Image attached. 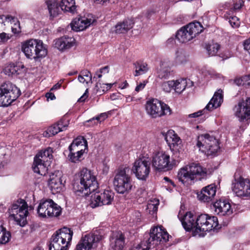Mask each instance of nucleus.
I'll list each match as a JSON object with an SVG mask.
<instances>
[{
  "mask_svg": "<svg viewBox=\"0 0 250 250\" xmlns=\"http://www.w3.org/2000/svg\"><path fill=\"white\" fill-rule=\"evenodd\" d=\"M178 217L187 231L192 230L194 235L199 236H204L206 232L216 229L218 225L216 217L207 214L196 216L191 212H188L183 217L179 215Z\"/></svg>",
  "mask_w": 250,
  "mask_h": 250,
  "instance_id": "1",
  "label": "nucleus"
},
{
  "mask_svg": "<svg viewBox=\"0 0 250 250\" xmlns=\"http://www.w3.org/2000/svg\"><path fill=\"white\" fill-rule=\"evenodd\" d=\"M79 179L73 185L75 193L79 196H87L98 188V183L93 172L87 168H83L80 172Z\"/></svg>",
  "mask_w": 250,
  "mask_h": 250,
  "instance_id": "2",
  "label": "nucleus"
},
{
  "mask_svg": "<svg viewBox=\"0 0 250 250\" xmlns=\"http://www.w3.org/2000/svg\"><path fill=\"white\" fill-rule=\"evenodd\" d=\"M21 51L27 58L35 61L45 57L47 54V50L42 42L33 39L21 43Z\"/></svg>",
  "mask_w": 250,
  "mask_h": 250,
  "instance_id": "3",
  "label": "nucleus"
},
{
  "mask_svg": "<svg viewBox=\"0 0 250 250\" xmlns=\"http://www.w3.org/2000/svg\"><path fill=\"white\" fill-rule=\"evenodd\" d=\"M207 174L206 168L202 167L199 164L192 163L180 169L177 175V178L182 183L201 180L205 178Z\"/></svg>",
  "mask_w": 250,
  "mask_h": 250,
  "instance_id": "4",
  "label": "nucleus"
},
{
  "mask_svg": "<svg viewBox=\"0 0 250 250\" xmlns=\"http://www.w3.org/2000/svg\"><path fill=\"white\" fill-rule=\"evenodd\" d=\"M73 234L72 230L66 227L56 231L52 236L49 250H66L72 240Z\"/></svg>",
  "mask_w": 250,
  "mask_h": 250,
  "instance_id": "5",
  "label": "nucleus"
},
{
  "mask_svg": "<svg viewBox=\"0 0 250 250\" xmlns=\"http://www.w3.org/2000/svg\"><path fill=\"white\" fill-rule=\"evenodd\" d=\"M8 211L9 216L15 220L17 225L24 227L27 224L28 206L24 200L20 199L14 202Z\"/></svg>",
  "mask_w": 250,
  "mask_h": 250,
  "instance_id": "6",
  "label": "nucleus"
},
{
  "mask_svg": "<svg viewBox=\"0 0 250 250\" xmlns=\"http://www.w3.org/2000/svg\"><path fill=\"white\" fill-rule=\"evenodd\" d=\"M21 95L20 90L14 84L8 82L0 86V106L10 105Z\"/></svg>",
  "mask_w": 250,
  "mask_h": 250,
  "instance_id": "7",
  "label": "nucleus"
},
{
  "mask_svg": "<svg viewBox=\"0 0 250 250\" xmlns=\"http://www.w3.org/2000/svg\"><path fill=\"white\" fill-rule=\"evenodd\" d=\"M196 146L207 155L215 154L220 148L218 140L208 134L198 136Z\"/></svg>",
  "mask_w": 250,
  "mask_h": 250,
  "instance_id": "8",
  "label": "nucleus"
},
{
  "mask_svg": "<svg viewBox=\"0 0 250 250\" xmlns=\"http://www.w3.org/2000/svg\"><path fill=\"white\" fill-rule=\"evenodd\" d=\"M62 208L52 199H42L37 208V212L40 217L45 218L57 217L62 213Z\"/></svg>",
  "mask_w": 250,
  "mask_h": 250,
  "instance_id": "9",
  "label": "nucleus"
},
{
  "mask_svg": "<svg viewBox=\"0 0 250 250\" xmlns=\"http://www.w3.org/2000/svg\"><path fill=\"white\" fill-rule=\"evenodd\" d=\"M104 238L102 229L93 230L83 237L76 245V250H91Z\"/></svg>",
  "mask_w": 250,
  "mask_h": 250,
  "instance_id": "10",
  "label": "nucleus"
},
{
  "mask_svg": "<svg viewBox=\"0 0 250 250\" xmlns=\"http://www.w3.org/2000/svg\"><path fill=\"white\" fill-rule=\"evenodd\" d=\"M113 182L115 189L120 194L128 193L133 187L131 178L125 169L117 171Z\"/></svg>",
  "mask_w": 250,
  "mask_h": 250,
  "instance_id": "11",
  "label": "nucleus"
},
{
  "mask_svg": "<svg viewBox=\"0 0 250 250\" xmlns=\"http://www.w3.org/2000/svg\"><path fill=\"white\" fill-rule=\"evenodd\" d=\"M146 113L152 118H156L170 114L169 107L156 99H152L146 102Z\"/></svg>",
  "mask_w": 250,
  "mask_h": 250,
  "instance_id": "12",
  "label": "nucleus"
},
{
  "mask_svg": "<svg viewBox=\"0 0 250 250\" xmlns=\"http://www.w3.org/2000/svg\"><path fill=\"white\" fill-rule=\"evenodd\" d=\"M150 159L147 156H142L134 163L132 168L137 179L146 181L150 172Z\"/></svg>",
  "mask_w": 250,
  "mask_h": 250,
  "instance_id": "13",
  "label": "nucleus"
},
{
  "mask_svg": "<svg viewBox=\"0 0 250 250\" xmlns=\"http://www.w3.org/2000/svg\"><path fill=\"white\" fill-rule=\"evenodd\" d=\"M151 163L153 168L159 171H166L173 168L169 155L163 151H156L152 156Z\"/></svg>",
  "mask_w": 250,
  "mask_h": 250,
  "instance_id": "14",
  "label": "nucleus"
},
{
  "mask_svg": "<svg viewBox=\"0 0 250 250\" xmlns=\"http://www.w3.org/2000/svg\"><path fill=\"white\" fill-rule=\"evenodd\" d=\"M149 237L145 242L147 246L155 247L161 243H165L168 240L169 234L162 226H156L150 229Z\"/></svg>",
  "mask_w": 250,
  "mask_h": 250,
  "instance_id": "15",
  "label": "nucleus"
},
{
  "mask_svg": "<svg viewBox=\"0 0 250 250\" xmlns=\"http://www.w3.org/2000/svg\"><path fill=\"white\" fill-rule=\"evenodd\" d=\"M114 197V192L109 190H105L103 193H95L91 196L90 205L92 208H95L103 205H110Z\"/></svg>",
  "mask_w": 250,
  "mask_h": 250,
  "instance_id": "16",
  "label": "nucleus"
},
{
  "mask_svg": "<svg viewBox=\"0 0 250 250\" xmlns=\"http://www.w3.org/2000/svg\"><path fill=\"white\" fill-rule=\"evenodd\" d=\"M233 192L237 196L241 197H250V181L239 177L235 179L232 183L231 187Z\"/></svg>",
  "mask_w": 250,
  "mask_h": 250,
  "instance_id": "17",
  "label": "nucleus"
},
{
  "mask_svg": "<svg viewBox=\"0 0 250 250\" xmlns=\"http://www.w3.org/2000/svg\"><path fill=\"white\" fill-rule=\"evenodd\" d=\"M223 101V91L222 90L219 89L214 93L213 97L204 109L190 114L188 115V118H198L203 115L206 110L210 111L219 107Z\"/></svg>",
  "mask_w": 250,
  "mask_h": 250,
  "instance_id": "18",
  "label": "nucleus"
},
{
  "mask_svg": "<svg viewBox=\"0 0 250 250\" xmlns=\"http://www.w3.org/2000/svg\"><path fill=\"white\" fill-rule=\"evenodd\" d=\"M235 115L240 121L250 119V98L242 100L233 108Z\"/></svg>",
  "mask_w": 250,
  "mask_h": 250,
  "instance_id": "19",
  "label": "nucleus"
},
{
  "mask_svg": "<svg viewBox=\"0 0 250 250\" xmlns=\"http://www.w3.org/2000/svg\"><path fill=\"white\" fill-rule=\"evenodd\" d=\"M165 139L170 149L173 153L179 152L182 148V141L173 130H169L165 136Z\"/></svg>",
  "mask_w": 250,
  "mask_h": 250,
  "instance_id": "20",
  "label": "nucleus"
},
{
  "mask_svg": "<svg viewBox=\"0 0 250 250\" xmlns=\"http://www.w3.org/2000/svg\"><path fill=\"white\" fill-rule=\"evenodd\" d=\"M56 16L63 14H75L76 6L75 0H61L58 6H56Z\"/></svg>",
  "mask_w": 250,
  "mask_h": 250,
  "instance_id": "21",
  "label": "nucleus"
},
{
  "mask_svg": "<svg viewBox=\"0 0 250 250\" xmlns=\"http://www.w3.org/2000/svg\"><path fill=\"white\" fill-rule=\"evenodd\" d=\"M244 1L243 0H234V4L233 7L229 9V4L226 3L222 5L220 8L215 11V14L218 15H224L226 14L230 15L236 14V12L240 10L244 5Z\"/></svg>",
  "mask_w": 250,
  "mask_h": 250,
  "instance_id": "22",
  "label": "nucleus"
},
{
  "mask_svg": "<svg viewBox=\"0 0 250 250\" xmlns=\"http://www.w3.org/2000/svg\"><path fill=\"white\" fill-rule=\"evenodd\" d=\"M95 21V19H88L86 17H79L72 21L70 26L73 30L76 32L81 31L87 28Z\"/></svg>",
  "mask_w": 250,
  "mask_h": 250,
  "instance_id": "23",
  "label": "nucleus"
},
{
  "mask_svg": "<svg viewBox=\"0 0 250 250\" xmlns=\"http://www.w3.org/2000/svg\"><path fill=\"white\" fill-rule=\"evenodd\" d=\"M69 125V121L65 119H61L57 123L49 126L46 131L44 136L46 137H50L54 136L61 131H63L67 129Z\"/></svg>",
  "mask_w": 250,
  "mask_h": 250,
  "instance_id": "24",
  "label": "nucleus"
},
{
  "mask_svg": "<svg viewBox=\"0 0 250 250\" xmlns=\"http://www.w3.org/2000/svg\"><path fill=\"white\" fill-rule=\"evenodd\" d=\"M215 212L221 216L229 215L232 213L230 203L225 200H219L215 202L213 205Z\"/></svg>",
  "mask_w": 250,
  "mask_h": 250,
  "instance_id": "25",
  "label": "nucleus"
},
{
  "mask_svg": "<svg viewBox=\"0 0 250 250\" xmlns=\"http://www.w3.org/2000/svg\"><path fill=\"white\" fill-rule=\"evenodd\" d=\"M216 186L211 184L204 188L200 193L197 194V197L199 200L208 202L211 201L216 194Z\"/></svg>",
  "mask_w": 250,
  "mask_h": 250,
  "instance_id": "26",
  "label": "nucleus"
},
{
  "mask_svg": "<svg viewBox=\"0 0 250 250\" xmlns=\"http://www.w3.org/2000/svg\"><path fill=\"white\" fill-rule=\"evenodd\" d=\"M62 173L60 171H55L50 176L49 186L53 192H59L62 185Z\"/></svg>",
  "mask_w": 250,
  "mask_h": 250,
  "instance_id": "27",
  "label": "nucleus"
},
{
  "mask_svg": "<svg viewBox=\"0 0 250 250\" xmlns=\"http://www.w3.org/2000/svg\"><path fill=\"white\" fill-rule=\"evenodd\" d=\"M87 148L86 141L83 138L79 137L73 140L68 148L83 156Z\"/></svg>",
  "mask_w": 250,
  "mask_h": 250,
  "instance_id": "28",
  "label": "nucleus"
},
{
  "mask_svg": "<svg viewBox=\"0 0 250 250\" xmlns=\"http://www.w3.org/2000/svg\"><path fill=\"white\" fill-rule=\"evenodd\" d=\"M124 244V237L120 231L112 234L110 246L113 250H122Z\"/></svg>",
  "mask_w": 250,
  "mask_h": 250,
  "instance_id": "29",
  "label": "nucleus"
},
{
  "mask_svg": "<svg viewBox=\"0 0 250 250\" xmlns=\"http://www.w3.org/2000/svg\"><path fill=\"white\" fill-rule=\"evenodd\" d=\"M75 39L71 37H62L55 41V46L60 50L69 49L74 45Z\"/></svg>",
  "mask_w": 250,
  "mask_h": 250,
  "instance_id": "30",
  "label": "nucleus"
},
{
  "mask_svg": "<svg viewBox=\"0 0 250 250\" xmlns=\"http://www.w3.org/2000/svg\"><path fill=\"white\" fill-rule=\"evenodd\" d=\"M134 23L133 19L128 18L115 26V32L118 34L125 33L133 27Z\"/></svg>",
  "mask_w": 250,
  "mask_h": 250,
  "instance_id": "31",
  "label": "nucleus"
},
{
  "mask_svg": "<svg viewBox=\"0 0 250 250\" xmlns=\"http://www.w3.org/2000/svg\"><path fill=\"white\" fill-rule=\"evenodd\" d=\"M176 38L182 43L187 42L193 39L186 26L182 27L177 31Z\"/></svg>",
  "mask_w": 250,
  "mask_h": 250,
  "instance_id": "32",
  "label": "nucleus"
},
{
  "mask_svg": "<svg viewBox=\"0 0 250 250\" xmlns=\"http://www.w3.org/2000/svg\"><path fill=\"white\" fill-rule=\"evenodd\" d=\"M52 149L51 148H48L43 151L39 152L34 158L49 166L52 159Z\"/></svg>",
  "mask_w": 250,
  "mask_h": 250,
  "instance_id": "33",
  "label": "nucleus"
},
{
  "mask_svg": "<svg viewBox=\"0 0 250 250\" xmlns=\"http://www.w3.org/2000/svg\"><path fill=\"white\" fill-rule=\"evenodd\" d=\"M48 166L44 163L34 158L32 167L35 172L41 175H45L47 173Z\"/></svg>",
  "mask_w": 250,
  "mask_h": 250,
  "instance_id": "34",
  "label": "nucleus"
},
{
  "mask_svg": "<svg viewBox=\"0 0 250 250\" xmlns=\"http://www.w3.org/2000/svg\"><path fill=\"white\" fill-rule=\"evenodd\" d=\"M188 30V32L191 34L193 38H194L197 35L201 33L203 30V27L200 22L195 21L191 22L186 25Z\"/></svg>",
  "mask_w": 250,
  "mask_h": 250,
  "instance_id": "35",
  "label": "nucleus"
},
{
  "mask_svg": "<svg viewBox=\"0 0 250 250\" xmlns=\"http://www.w3.org/2000/svg\"><path fill=\"white\" fill-rule=\"evenodd\" d=\"M21 68L14 63L7 65L4 69V73L9 76L15 77L20 74Z\"/></svg>",
  "mask_w": 250,
  "mask_h": 250,
  "instance_id": "36",
  "label": "nucleus"
},
{
  "mask_svg": "<svg viewBox=\"0 0 250 250\" xmlns=\"http://www.w3.org/2000/svg\"><path fill=\"white\" fill-rule=\"evenodd\" d=\"M134 65L135 69V76L145 74L148 70L147 64L145 62H137L134 63Z\"/></svg>",
  "mask_w": 250,
  "mask_h": 250,
  "instance_id": "37",
  "label": "nucleus"
},
{
  "mask_svg": "<svg viewBox=\"0 0 250 250\" xmlns=\"http://www.w3.org/2000/svg\"><path fill=\"white\" fill-rule=\"evenodd\" d=\"M188 56L183 50H177L175 57V63L176 64H183L188 61Z\"/></svg>",
  "mask_w": 250,
  "mask_h": 250,
  "instance_id": "38",
  "label": "nucleus"
},
{
  "mask_svg": "<svg viewBox=\"0 0 250 250\" xmlns=\"http://www.w3.org/2000/svg\"><path fill=\"white\" fill-rule=\"evenodd\" d=\"M78 79L80 83H84L86 84L88 83H92V76L91 72L87 70H83L81 71L80 74L78 77Z\"/></svg>",
  "mask_w": 250,
  "mask_h": 250,
  "instance_id": "39",
  "label": "nucleus"
},
{
  "mask_svg": "<svg viewBox=\"0 0 250 250\" xmlns=\"http://www.w3.org/2000/svg\"><path fill=\"white\" fill-rule=\"evenodd\" d=\"M174 90L178 93H182L186 88L187 82L186 79H180L174 81Z\"/></svg>",
  "mask_w": 250,
  "mask_h": 250,
  "instance_id": "40",
  "label": "nucleus"
},
{
  "mask_svg": "<svg viewBox=\"0 0 250 250\" xmlns=\"http://www.w3.org/2000/svg\"><path fill=\"white\" fill-rule=\"evenodd\" d=\"M11 24V28L13 32L15 33H19L21 32L20 23L16 17H6Z\"/></svg>",
  "mask_w": 250,
  "mask_h": 250,
  "instance_id": "41",
  "label": "nucleus"
},
{
  "mask_svg": "<svg viewBox=\"0 0 250 250\" xmlns=\"http://www.w3.org/2000/svg\"><path fill=\"white\" fill-rule=\"evenodd\" d=\"M50 16H56V6H59L57 0H45Z\"/></svg>",
  "mask_w": 250,
  "mask_h": 250,
  "instance_id": "42",
  "label": "nucleus"
},
{
  "mask_svg": "<svg viewBox=\"0 0 250 250\" xmlns=\"http://www.w3.org/2000/svg\"><path fill=\"white\" fill-rule=\"evenodd\" d=\"M113 84V83H102L100 81H99L96 83L95 90L97 93L101 94L102 92H105L109 90Z\"/></svg>",
  "mask_w": 250,
  "mask_h": 250,
  "instance_id": "43",
  "label": "nucleus"
},
{
  "mask_svg": "<svg viewBox=\"0 0 250 250\" xmlns=\"http://www.w3.org/2000/svg\"><path fill=\"white\" fill-rule=\"evenodd\" d=\"M220 49V45L217 43H212L206 45V50L209 56H215Z\"/></svg>",
  "mask_w": 250,
  "mask_h": 250,
  "instance_id": "44",
  "label": "nucleus"
},
{
  "mask_svg": "<svg viewBox=\"0 0 250 250\" xmlns=\"http://www.w3.org/2000/svg\"><path fill=\"white\" fill-rule=\"evenodd\" d=\"M69 153L68 155V160L72 163H77L80 162L83 158L81 154L69 149Z\"/></svg>",
  "mask_w": 250,
  "mask_h": 250,
  "instance_id": "45",
  "label": "nucleus"
},
{
  "mask_svg": "<svg viewBox=\"0 0 250 250\" xmlns=\"http://www.w3.org/2000/svg\"><path fill=\"white\" fill-rule=\"evenodd\" d=\"M158 200L150 201V202L148 203L147 206V209L149 213L153 214L156 212L158 209Z\"/></svg>",
  "mask_w": 250,
  "mask_h": 250,
  "instance_id": "46",
  "label": "nucleus"
},
{
  "mask_svg": "<svg viewBox=\"0 0 250 250\" xmlns=\"http://www.w3.org/2000/svg\"><path fill=\"white\" fill-rule=\"evenodd\" d=\"M171 74L169 67H162L158 71V77L160 79H167Z\"/></svg>",
  "mask_w": 250,
  "mask_h": 250,
  "instance_id": "47",
  "label": "nucleus"
},
{
  "mask_svg": "<svg viewBox=\"0 0 250 250\" xmlns=\"http://www.w3.org/2000/svg\"><path fill=\"white\" fill-rule=\"evenodd\" d=\"M175 84L174 81H168L164 82L161 84L162 89L166 92H169L172 89H174V85Z\"/></svg>",
  "mask_w": 250,
  "mask_h": 250,
  "instance_id": "48",
  "label": "nucleus"
},
{
  "mask_svg": "<svg viewBox=\"0 0 250 250\" xmlns=\"http://www.w3.org/2000/svg\"><path fill=\"white\" fill-rule=\"evenodd\" d=\"M226 20L233 28H237L240 25V21L238 17H226Z\"/></svg>",
  "mask_w": 250,
  "mask_h": 250,
  "instance_id": "49",
  "label": "nucleus"
},
{
  "mask_svg": "<svg viewBox=\"0 0 250 250\" xmlns=\"http://www.w3.org/2000/svg\"><path fill=\"white\" fill-rule=\"evenodd\" d=\"M11 237V234L9 231H8L4 229L3 232L0 237V244H5L7 243L10 240Z\"/></svg>",
  "mask_w": 250,
  "mask_h": 250,
  "instance_id": "50",
  "label": "nucleus"
},
{
  "mask_svg": "<svg viewBox=\"0 0 250 250\" xmlns=\"http://www.w3.org/2000/svg\"><path fill=\"white\" fill-rule=\"evenodd\" d=\"M99 121H101L100 117H94L86 121L85 123V125L88 126H92L97 124Z\"/></svg>",
  "mask_w": 250,
  "mask_h": 250,
  "instance_id": "51",
  "label": "nucleus"
},
{
  "mask_svg": "<svg viewBox=\"0 0 250 250\" xmlns=\"http://www.w3.org/2000/svg\"><path fill=\"white\" fill-rule=\"evenodd\" d=\"M171 24H181L183 20L181 17H169Z\"/></svg>",
  "mask_w": 250,
  "mask_h": 250,
  "instance_id": "52",
  "label": "nucleus"
},
{
  "mask_svg": "<svg viewBox=\"0 0 250 250\" xmlns=\"http://www.w3.org/2000/svg\"><path fill=\"white\" fill-rule=\"evenodd\" d=\"M149 246H147L145 242H142L136 247H134L129 250H149Z\"/></svg>",
  "mask_w": 250,
  "mask_h": 250,
  "instance_id": "53",
  "label": "nucleus"
},
{
  "mask_svg": "<svg viewBox=\"0 0 250 250\" xmlns=\"http://www.w3.org/2000/svg\"><path fill=\"white\" fill-rule=\"evenodd\" d=\"M10 39V36L8 34L2 32L0 33V42H5Z\"/></svg>",
  "mask_w": 250,
  "mask_h": 250,
  "instance_id": "54",
  "label": "nucleus"
},
{
  "mask_svg": "<svg viewBox=\"0 0 250 250\" xmlns=\"http://www.w3.org/2000/svg\"><path fill=\"white\" fill-rule=\"evenodd\" d=\"M244 47L245 50H246L250 55V38L244 42Z\"/></svg>",
  "mask_w": 250,
  "mask_h": 250,
  "instance_id": "55",
  "label": "nucleus"
},
{
  "mask_svg": "<svg viewBox=\"0 0 250 250\" xmlns=\"http://www.w3.org/2000/svg\"><path fill=\"white\" fill-rule=\"evenodd\" d=\"M146 83V82L144 81L143 83H140L138 85H137V86L135 88V91L137 92H139L140 91L143 90Z\"/></svg>",
  "mask_w": 250,
  "mask_h": 250,
  "instance_id": "56",
  "label": "nucleus"
},
{
  "mask_svg": "<svg viewBox=\"0 0 250 250\" xmlns=\"http://www.w3.org/2000/svg\"><path fill=\"white\" fill-rule=\"evenodd\" d=\"M175 43V40L174 38H169L166 42V44L167 46H172Z\"/></svg>",
  "mask_w": 250,
  "mask_h": 250,
  "instance_id": "57",
  "label": "nucleus"
},
{
  "mask_svg": "<svg viewBox=\"0 0 250 250\" xmlns=\"http://www.w3.org/2000/svg\"><path fill=\"white\" fill-rule=\"evenodd\" d=\"M88 89H86L84 94L78 99V102H83L88 97Z\"/></svg>",
  "mask_w": 250,
  "mask_h": 250,
  "instance_id": "58",
  "label": "nucleus"
},
{
  "mask_svg": "<svg viewBox=\"0 0 250 250\" xmlns=\"http://www.w3.org/2000/svg\"><path fill=\"white\" fill-rule=\"evenodd\" d=\"M99 71V73H108L109 72V67L108 66H105L102 68H100Z\"/></svg>",
  "mask_w": 250,
  "mask_h": 250,
  "instance_id": "59",
  "label": "nucleus"
},
{
  "mask_svg": "<svg viewBox=\"0 0 250 250\" xmlns=\"http://www.w3.org/2000/svg\"><path fill=\"white\" fill-rule=\"evenodd\" d=\"M45 97L47 100L50 99L51 100L55 99L56 98L54 94L52 93H47L46 94Z\"/></svg>",
  "mask_w": 250,
  "mask_h": 250,
  "instance_id": "60",
  "label": "nucleus"
},
{
  "mask_svg": "<svg viewBox=\"0 0 250 250\" xmlns=\"http://www.w3.org/2000/svg\"><path fill=\"white\" fill-rule=\"evenodd\" d=\"M61 84L57 83L55 84L51 88V90H56L60 88L61 87Z\"/></svg>",
  "mask_w": 250,
  "mask_h": 250,
  "instance_id": "61",
  "label": "nucleus"
},
{
  "mask_svg": "<svg viewBox=\"0 0 250 250\" xmlns=\"http://www.w3.org/2000/svg\"><path fill=\"white\" fill-rule=\"evenodd\" d=\"M128 83L126 82V81H125V82H124V83L122 84V85H121V88H122V89H124V88H126L127 86H128Z\"/></svg>",
  "mask_w": 250,
  "mask_h": 250,
  "instance_id": "62",
  "label": "nucleus"
},
{
  "mask_svg": "<svg viewBox=\"0 0 250 250\" xmlns=\"http://www.w3.org/2000/svg\"><path fill=\"white\" fill-rule=\"evenodd\" d=\"M98 117H100V119L101 118H102V119L104 120L105 119H106L107 118V115L105 113H102L100 116H99Z\"/></svg>",
  "mask_w": 250,
  "mask_h": 250,
  "instance_id": "63",
  "label": "nucleus"
},
{
  "mask_svg": "<svg viewBox=\"0 0 250 250\" xmlns=\"http://www.w3.org/2000/svg\"><path fill=\"white\" fill-rule=\"evenodd\" d=\"M157 13H156V11L155 10H150L148 13V15H154V14H156Z\"/></svg>",
  "mask_w": 250,
  "mask_h": 250,
  "instance_id": "64",
  "label": "nucleus"
}]
</instances>
